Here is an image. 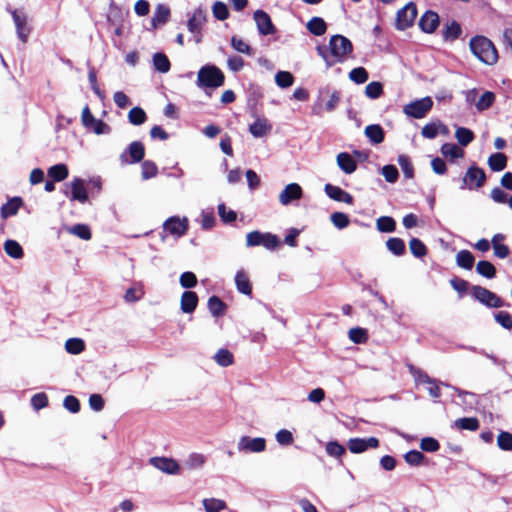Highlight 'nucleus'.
Returning a JSON list of instances; mask_svg holds the SVG:
<instances>
[{
	"mask_svg": "<svg viewBox=\"0 0 512 512\" xmlns=\"http://www.w3.org/2000/svg\"><path fill=\"white\" fill-rule=\"evenodd\" d=\"M469 47L472 54L487 65H494L498 61V52L494 44L485 36L471 38Z\"/></svg>",
	"mask_w": 512,
	"mask_h": 512,
	"instance_id": "f257e3e1",
	"label": "nucleus"
},
{
	"mask_svg": "<svg viewBox=\"0 0 512 512\" xmlns=\"http://www.w3.org/2000/svg\"><path fill=\"white\" fill-rule=\"evenodd\" d=\"M225 76L215 65L207 64L197 74V86L201 89L218 88L224 84Z\"/></svg>",
	"mask_w": 512,
	"mask_h": 512,
	"instance_id": "f03ea898",
	"label": "nucleus"
},
{
	"mask_svg": "<svg viewBox=\"0 0 512 512\" xmlns=\"http://www.w3.org/2000/svg\"><path fill=\"white\" fill-rule=\"evenodd\" d=\"M329 51L335 59V64L343 63L352 54L353 45L347 37L337 34L329 40Z\"/></svg>",
	"mask_w": 512,
	"mask_h": 512,
	"instance_id": "7ed1b4c3",
	"label": "nucleus"
},
{
	"mask_svg": "<svg viewBox=\"0 0 512 512\" xmlns=\"http://www.w3.org/2000/svg\"><path fill=\"white\" fill-rule=\"evenodd\" d=\"M279 239L276 235L269 232L252 231L246 235V246H263L268 250H273L279 246Z\"/></svg>",
	"mask_w": 512,
	"mask_h": 512,
	"instance_id": "20e7f679",
	"label": "nucleus"
},
{
	"mask_svg": "<svg viewBox=\"0 0 512 512\" xmlns=\"http://www.w3.org/2000/svg\"><path fill=\"white\" fill-rule=\"evenodd\" d=\"M81 122L86 129L92 130L96 135L109 134L111 132V127L108 124L93 116L88 105L82 110Z\"/></svg>",
	"mask_w": 512,
	"mask_h": 512,
	"instance_id": "39448f33",
	"label": "nucleus"
},
{
	"mask_svg": "<svg viewBox=\"0 0 512 512\" xmlns=\"http://www.w3.org/2000/svg\"><path fill=\"white\" fill-rule=\"evenodd\" d=\"M145 156V147L140 141L131 142L128 147L120 154L119 160L122 165L136 164L143 160Z\"/></svg>",
	"mask_w": 512,
	"mask_h": 512,
	"instance_id": "423d86ee",
	"label": "nucleus"
},
{
	"mask_svg": "<svg viewBox=\"0 0 512 512\" xmlns=\"http://www.w3.org/2000/svg\"><path fill=\"white\" fill-rule=\"evenodd\" d=\"M432 106L433 101L431 97L427 96L406 104L403 108V112L409 117L421 119L426 116Z\"/></svg>",
	"mask_w": 512,
	"mask_h": 512,
	"instance_id": "0eeeda50",
	"label": "nucleus"
},
{
	"mask_svg": "<svg viewBox=\"0 0 512 512\" xmlns=\"http://www.w3.org/2000/svg\"><path fill=\"white\" fill-rule=\"evenodd\" d=\"M471 294L477 301L487 307L499 308L504 305V302L500 297L484 287L473 286Z\"/></svg>",
	"mask_w": 512,
	"mask_h": 512,
	"instance_id": "6e6552de",
	"label": "nucleus"
},
{
	"mask_svg": "<svg viewBox=\"0 0 512 512\" xmlns=\"http://www.w3.org/2000/svg\"><path fill=\"white\" fill-rule=\"evenodd\" d=\"M486 180V175L483 169L477 166H471L466 171L463 179L461 188H467L469 190L478 189L483 186Z\"/></svg>",
	"mask_w": 512,
	"mask_h": 512,
	"instance_id": "1a4fd4ad",
	"label": "nucleus"
},
{
	"mask_svg": "<svg viewBox=\"0 0 512 512\" xmlns=\"http://www.w3.org/2000/svg\"><path fill=\"white\" fill-rule=\"evenodd\" d=\"M417 16V8L413 2H409L397 12L396 28L405 30L411 27Z\"/></svg>",
	"mask_w": 512,
	"mask_h": 512,
	"instance_id": "9d476101",
	"label": "nucleus"
},
{
	"mask_svg": "<svg viewBox=\"0 0 512 512\" xmlns=\"http://www.w3.org/2000/svg\"><path fill=\"white\" fill-rule=\"evenodd\" d=\"M237 449L243 453H260L266 449V440L262 437L242 436L237 443Z\"/></svg>",
	"mask_w": 512,
	"mask_h": 512,
	"instance_id": "9b49d317",
	"label": "nucleus"
},
{
	"mask_svg": "<svg viewBox=\"0 0 512 512\" xmlns=\"http://www.w3.org/2000/svg\"><path fill=\"white\" fill-rule=\"evenodd\" d=\"M253 18L260 35L267 36L276 32V28L272 23L271 17L264 10H256L253 14Z\"/></svg>",
	"mask_w": 512,
	"mask_h": 512,
	"instance_id": "f8f14e48",
	"label": "nucleus"
},
{
	"mask_svg": "<svg viewBox=\"0 0 512 512\" xmlns=\"http://www.w3.org/2000/svg\"><path fill=\"white\" fill-rule=\"evenodd\" d=\"M163 227L170 234L181 237L188 230V220L185 217L180 219L179 217L173 216L164 222Z\"/></svg>",
	"mask_w": 512,
	"mask_h": 512,
	"instance_id": "ddd939ff",
	"label": "nucleus"
},
{
	"mask_svg": "<svg viewBox=\"0 0 512 512\" xmlns=\"http://www.w3.org/2000/svg\"><path fill=\"white\" fill-rule=\"evenodd\" d=\"M150 463L158 470L170 474L176 475L179 473L180 467L176 460L167 457H153L150 459Z\"/></svg>",
	"mask_w": 512,
	"mask_h": 512,
	"instance_id": "4468645a",
	"label": "nucleus"
},
{
	"mask_svg": "<svg viewBox=\"0 0 512 512\" xmlns=\"http://www.w3.org/2000/svg\"><path fill=\"white\" fill-rule=\"evenodd\" d=\"M379 440L376 437L352 438L348 441V448L352 453L358 454L366 451L368 448H377Z\"/></svg>",
	"mask_w": 512,
	"mask_h": 512,
	"instance_id": "2eb2a0df",
	"label": "nucleus"
},
{
	"mask_svg": "<svg viewBox=\"0 0 512 512\" xmlns=\"http://www.w3.org/2000/svg\"><path fill=\"white\" fill-rule=\"evenodd\" d=\"M303 191L299 184L290 183L282 190L279 195V202L282 205H289L292 201L298 200L302 197Z\"/></svg>",
	"mask_w": 512,
	"mask_h": 512,
	"instance_id": "dca6fc26",
	"label": "nucleus"
},
{
	"mask_svg": "<svg viewBox=\"0 0 512 512\" xmlns=\"http://www.w3.org/2000/svg\"><path fill=\"white\" fill-rule=\"evenodd\" d=\"M439 26V15L432 11H426L419 20V27L425 33H433Z\"/></svg>",
	"mask_w": 512,
	"mask_h": 512,
	"instance_id": "f3484780",
	"label": "nucleus"
},
{
	"mask_svg": "<svg viewBox=\"0 0 512 512\" xmlns=\"http://www.w3.org/2000/svg\"><path fill=\"white\" fill-rule=\"evenodd\" d=\"M70 200L85 203L88 201V193L86 191L84 180L81 178H74L71 183Z\"/></svg>",
	"mask_w": 512,
	"mask_h": 512,
	"instance_id": "a211bd4d",
	"label": "nucleus"
},
{
	"mask_svg": "<svg viewBox=\"0 0 512 512\" xmlns=\"http://www.w3.org/2000/svg\"><path fill=\"white\" fill-rule=\"evenodd\" d=\"M324 191L329 198L335 201L343 202L346 204H352L353 202L352 195L338 186L328 183L325 185Z\"/></svg>",
	"mask_w": 512,
	"mask_h": 512,
	"instance_id": "6ab92c4d",
	"label": "nucleus"
},
{
	"mask_svg": "<svg viewBox=\"0 0 512 512\" xmlns=\"http://www.w3.org/2000/svg\"><path fill=\"white\" fill-rule=\"evenodd\" d=\"M336 162L341 171L345 174H352L357 169V163L347 152H341L336 157Z\"/></svg>",
	"mask_w": 512,
	"mask_h": 512,
	"instance_id": "aec40b11",
	"label": "nucleus"
},
{
	"mask_svg": "<svg viewBox=\"0 0 512 512\" xmlns=\"http://www.w3.org/2000/svg\"><path fill=\"white\" fill-rule=\"evenodd\" d=\"M272 129L271 124L266 118H257L252 124L249 126V132L255 138H261L269 133Z\"/></svg>",
	"mask_w": 512,
	"mask_h": 512,
	"instance_id": "412c9836",
	"label": "nucleus"
},
{
	"mask_svg": "<svg viewBox=\"0 0 512 512\" xmlns=\"http://www.w3.org/2000/svg\"><path fill=\"white\" fill-rule=\"evenodd\" d=\"M198 304V296L195 292L185 291L181 295L180 308L183 313H192Z\"/></svg>",
	"mask_w": 512,
	"mask_h": 512,
	"instance_id": "4be33fe9",
	"label": "nucleus"
},
{
	"mask_svg": "<svg viewBox=\"0 0 512 512\" xmlns=\"http://www.w3.org/2000/svg\"><path fill=\"white\" fill-rule=\"evenodd\" d=\"M205 20V12L201 8L196 9L187 22L189 32H191L192 34H199V31L201 30V27Z\"/></svg>",
	"mask_w": 512,
	"mask_h": 512,
	"instance_id": "5701e85b",
	"label": "nucleus"
},
{
	"mask_svg": "<svg viewBox=\"0 0 512 512\" xmlns=\"http://www.w3.org/2000/svg\"><path fill=\"white\" fill-rule=\"evenodd\" d=\"M505 240L504 234H495L492 237L491 245L494 251V255L500 259H504L509 255V247L502 242Z\"/></svg>",
	"mask_w": 512,
	"mask_h": 512,
	"instance_id": "b1692460",
	"label": "nucleus"
},
{
	"mask_svg": "<svg viewBox=\"0 0 512 512\" xmlns=\"http://www.w3.org/2000/svg\"><path fill=\"white\" fill-rule=\"evenodd\" d=\"M364 134L374 145L380 144L384 140V130L378 124H371L366 126L364 129Z\"/></svg>",
	"mask_w": 512,
	"mask_h": 512,
	"instance_id": "393cba45",
	"label": "nucleus"
},
{
	"mask_svg": "<svg viewBox=\"0 0 512 512\" xmlns=\"http://www.w3.org/2000/svg\"><path fill=\"white\" fill-rule=\"evenodd\" d=\"M170 17V9L168 6L164 4H158L154 15L151 19V24L153 28L158 27L159 25L165 24Z\"/></svg>",
	"mask_w": 512,
	"mask_h": 512,
	"instance_id": "a878e982",
	"label": "nucleus"
},
{
	"mask_svg": "<svg viewBox=\"0 0 512 512\" xmlns=\"http://www.w3.org/2000/svg\"><path fill=\"white\" fill-rule=\"evenodd\" d=\"M235 284L238 292L248 296L252 294V286L249 277L243 270H239L236 273Z\"/></svg>",
	"mask_w": 512,
	"mask_h": 512,
	"instance_id": "bb28decb",
	"label": "nucleus"
},
{
	"mask_svg": "<svg viewBox=\"0 0 512 512\" xmlns=\"http://www.w3.org/2000/svg\"><path fill=\"white\" fill-rule=\"evenodd\" d=\"M12 17L16 26L17 35L22 42L27 41L28 32L26 31V18L20 14L17 10L12 12Z\"/></svg>",
	"mask_w": 512,
	"mask_h": 512,
	"instance_id": "cd10ccee",
	"label": "nucleus"
},
{
	"mask_svg": "<svg viewBox=\"0 0 512 512\" xmlns=\"http://www.w3.org/2000/svg\"><path fill=\"white\" fill-rule=\"evenodd\" d=\"M306 28L311 34L321 36L326 32L327 25L321 17H312L308 21Z\"/></svg>",
	"mask_w": 512,
	"mask_h": 512,
	"instance_id": "c85d7f7f",
	"label": "nucleus"
},
{
	"mask_svg": "<svg viewBox=\"0 0 512 512\" xmlns=\"http://www.w3.org/2000/svg\"><path fill=\"white\" fill-rule=\"evenodd\" d=\"M21 204H22L21 198H19V197L12 198L7 203L2 205L1 217L3 219H6L9 216H13V215L17 214Z\"/></svg>",
	"mask_w": 512,
	"mask_h": 512,
	"instance_id": "c756f323",
	"label": "nucleus"
},
{
	"mask_svg": "<svg viewBox=\"0 0 512 512\" xmlns=\"http://www.w3.org/2000/svg\"><path fill=\"white\" fill-rule=\"evenodd\" d=\"M488 165L492 171H502L506 168L507 157L504 153H494L488 158Z\"/></svg>",
	"mask_w": 512,
	"mask_h": 512,
	"instance_id": "7c9ffc66",
	"label": "nucleus"
},
{
	"mask_svg": "<svg viewBox=\"0 0 512 512\" xmlns=\"http://www.w3.org/2000/svg\"><path fill=\"white\" fill-rule=\"evenodd\" d=\"M462 33L461 26L456 21H451L445 25L443 30V38L446 41H454L460 37Z\"/></svg>",
	"mask_w": 512,
	"mask_h": 512,
	"instance_id": "2f4dec72",
	"label": "nucleus"
},
{
	"mask_svg": "<svg viewBox=\"0 0 512 512\" xmlns=\"http://www.w3.org/2000/svg\"><path fill=\"white\" fill-rule=\"evenodd\" d=\"M386 247L395 256H403L406 252L405 243L401 238H389L386 241Z\"/></svg>",
	"mask_w": 512,
	"mask_h": 512,
	"instance_id": "473e14b6",
	"label": "nucleus"
},
{
	"mask_svg": "<svg viewBox=\"0 0 512 512\" xmlns=\"http://www.w3.org/2000/svg\"><path fill=\"white\" fill-rule=\"evenodd\" d=\"M441 153L450 160L462 158L464 151L454 143H445L441 146Z\"/></svg>",
	"mask_w": 512,
	"mask_h": 512,
	"instance_id": "72a5a7b5",
	"label": "nucleus"
},
{
	"mask_svg": "<svg viewBox=\"0 0 512 512\" xmlns=\"http://www.w3.org/2000/svg\"><path fill=\"white\" fill-rule=\"evenodd\" d=\"M475 258L468 250H461L456 255V263L459 267L470 270L474 265Z\"/></svg>",
	"mask_w": 512,
	"mask_h": 512,
	"instance_id": "f704fd0d",
	"label": "nucleus"
},
{
	"mask_svg": "<svg viewBox=\"0 0 512 512\" xmlns=\"http://www.w3.org/2000/svg\"><path fill=\"white\" fill-rule=\"evenodd\" d=\"M153 65L155 70L160 73H167L171 67L168 57L161 52L155 53L153 55Z\"/></svg>",
	"mask_w": 512,
	"mask_h": 512,
	"instance_id": "c9c22d12",
	"label": "nucleus"
},
{
	"mask_svg": "<svg viewBox=\"0 0 512 512\" xmlns=\"http://www.w3.org/2000/svg\"><path fill=\"white\" fill-rule=\"evenodd\" d=\"M4 250L8 256L14 259H19L23 256V249L15 240H6L4 243Z\"/></svg>",
	"mask_w": 512,
	"mask_h": 512,
	"instance_id": "e433bc0d",
	"label": "nucleus"
},
{
	"mask_svg": "<svg viewBox=\"0 0 512 512\" xmlns=\"http://www.w3.org/2000/svg\"><path fill=\"white\" fill-rule=\"evenodd\" d=\"M48 176L53 181H63L68 176V168L65 164H56L48 169Z\"/></svg>",
	"mask_w": 512,
	"mask_h": 512,
	"instance_id": "4c0bfd02",
	"label": "nucleus"
},
{
	"mask_svg": "<svg viewBox=\"0 0 512 512\" xmlns=\"http://www.w3.org/2000/svg\"><path fill=\"white\" fill-rule=\"evenodd\" d=\"M376 226L380 232L391 233L396 229V222L390 216H381L377 219Z\"/></svg>",
	"mask_w": 512,
	"mask_h": 512,
	"instance_id": "58836bf2",
	"label": "nucleus"
},
{
	"mask_svg": "<svg viewBox=\"0 0 512 512\" xmlns=\"http://www.w3.org/2000/svg\"><path fill=\"white\" fill-rule=\"evenodd\" d=\"M216 363L222 367H228L233 364V354L228 349H219L214 355Z\"/></svg>",
	"mask_w": 512,
	"mask_h": 512,
	"instance_id": "ea45409f",
	"label": "nucleus"
},
{
	"mask_svg": "<svg viewBox=\"0 0 512 512\" xmlns=\"http://www.w3.org/2000/svg\"><path fill=\"white\" fill-rule=\"evenodd\" d=\"M476 271L483 277L491 279L496 275V269L494 265L486 260H481L476 265Z\"/></svg>",
	"mask_w": 512,
	"mask_h": 512,
	"instance_id": "a19ab883",
	"label": "nucleus"
},
{
	"mask_svg": "<svg viewBox=\"0 0 512 512\" xmlns=\"http://www.w3.org/2000/svg\"><path fill=\"white\" fill-rule=\"evenodd\" d=\"M226 305L224 302L217 296H211L208 299V309L213 316H220L224 314Z\"/></svg>",
	"mask_w": 512,
	"mask_h": 512,
	"instance_id": "79ce46f5",
	"label": "nucleus"
},
{
	"mask_svg": "<svg viewBox=\"0 0 512 512\" xmlns=\"http://www.w3.org/2000/svg\"><path fill=\"white\" fill-rule=\"evenodd\" d=\"M141 162V176L144 180L154 178L158 174V167L153 161L142 160Z\"/></svg>",
	"mask_w": 512,
	"mask_h": 512,
	"instance_id": "37998d69",
	"label": "nucleus"
},
{
	"mask_svg": "<svg viewBox=\"0 0 512 512\" xmlns=\"http://www.w3.org/2000/svg\"><path fill=\"white\" fill-rule=\"evenodd\" d=\"M454 426L461 430L475 431L479 427V421L477 418H460L454 422Z\"/></svg>",
	"mask_w": 512,
	"mask_h": 512,
	"instance_id": "c03bdc74",
	"label": "nucleus"
},
{
	"mask_svg": "<svg viewBox=\"0 0 512 512\" xmlns=\"http://www.w3.org/2000/svg\"><path fill=\"white\" fill-rule=\"evenodd\" d=\"M67 231L70 234L75 235L82 240H89V239H91V236H92L90 228L85 224L73 225L71 227H68Z\"/></svg>",
	"mask_w": 512,
	"mask_h": 512,
	"instance_id": "a18cd8bd",
	"label": "nucleus"
},
{
	"mask_svg": "<svg viewBox=\"0 0 512 512\" xmlns=\"http://www.w3.org/2000/svg\"><path fill=\"white\" fill-rule=\"evenodd\" d=\"M455 137L460 145L467 146L474 139L473 132L465 127H457L455 131Z\"/></svg>",
	"mask_w": 512,
	"mask_h": 512,
	"instance_id": "49530a36",
	"label": "nucleus"
},
{
	"mask_svg": "<svg viewBox=\"0 0 512 512\" xmlns=\"http://www.w3.org/2000/svg\"><path fill=\"white\" fill-rule=\"evenodd\" d=\"M439 128H441L443 132L447 131V127L441 123H428L422 128L421 134L424 138L434 139L438 134Z\"/></svg>",
	"mask_w": 512,
	"mask_h": 512,
	"instance_id": "de8ad7c7",
	"label": "nucleus"
},
{
	"mask_svg": "<svg viewBox=\"0 0 512 512\" xmlns=\"http://www.w3.org/2000/svg\"><path fill=\"white\" fill-rule=\"evenodd\" d=\"M147 119L145 111L140 107L132 108L128 113V120L132 125H141Z\"/></svg>",
	"mask_w": 512,
	"mask_h": 512,
	"instance_id": "09e8293b",
	"label": "nucleus"
},
{
	"mask_svg": "<svg viewBox=\"0 0 512 512\" xmlns=\"http://www.w3.org/2000/svg\"><path fill=\"white\" fill-rule=\"evenodd\" d=\"M409 249L411 253L417 258H422L427 254V248L425 244L418 238L410 239Z\"/></svg>",
	"mask_w": 512,
	"mask_h": 512,
	"instance_id": "8fccbe9b",
	"label": "nucleus"
},
{
	"mask_svg": "<svg viewBox=\"0 0 512 512\" xmlns=\"http://www.w3.org/2000/svg\"><path fill=\"white\" fill-rule=\"evenodd\" d=\"M206 462V457L201 453H191L187 459L185 460L184 464L189 469H197L201 468Z\"/></svg>",
	"mask_w": 512,
	"mask_h": 512,
	"instance_id": "3c124183",
	"label": "nucleus"
},
{
	"mask_svg": "<svg viewBox=\"0 0 512 512\" xmlns=\"http://www.w3.org/2000/svg\"><path fill=\"white\" fill-rule=\"evenodd\" d=\"M231 46L239 53H243L249 56L253 55V49L251 48V46L248 43H246L243 39L237 36H232Z\"/></svg>",
	"mask_w": 512,
	"mask_h": 512,
	"instance_id": "603ef678",
	"label": "nucleus"
},
{
	"mask_svg": "<svg viewBox=\"0 0 512 512\" xmlns=\"http://www.w3.org/2000/svg\"><path fill=\"white\" fill-rule=\"evenodd\" d=\"M85 348L84 341L79 338H70L65 343V349L70 354H79Z\"/></svg>",
	"mask_w": 512,
	"mask_h": 512,
	"instance_id": "864d4df0",
	"label": "nucleus"
},
{
	"mask_svg": "<svg viewBox=\"0 0 512 512\" xmlns=\"http://www.w3.org/2000/svg\"><path fill=\"white\" fill-rule=\"evenodd\" d=\"M275 82L280 88H288L292 86L294 77L290 72L278 71L275 75Z\"/></svg>",
	"mask_w": 512,
	"mask_h": 512,
	"instance_id": "5fc2aeb1",
	"label": "nucleus"
},
{
	"mask_svg": "<svg viewBox=\"0 0 512 512\" xmlns=\"http://www.w3.org/2000/svg\"><path fill=\"white\" fill-rule=\"evenodd\" d=\"M213 16L220 21H224L229 17V10L224 2L216 1L212 6Z\"/></svg>",
	"mask_w": 512,
	"mask_h": 512,
	"instance_id": "6e6d98bb",
	"label": "nucleus"
},
{
	"mask_svg": "<svg viewBox=\"0 0 512 512\" xmlns=\"http://www.w3.org/2000/svg\"><path fill=\"white\" fill-rule=\"evenodd\" d=\"M368 72L363 67H357L350 71L349 78L356 84H363L368 80Z\"/></svg>",
	"mask_w": 512,
	"mask_h": 512,
	"instance_id": "4d7b16f0",
	"label": "nucleus"
},
{
	"mask_svg": "<svg viewBox=\"0 0 512 512\" xmlns=\"http://www.w3.org/2000/svg\"><path fill=\"white\" fill-rule=\"evenodd\" d=\"M497 445L503 451H511L512 434L506 431H501L497 436Z\"/></svg>",
	"mask_w": 512,
	"mask_h": 512,
	"instance_id": "13d9d810",
	"label": "nucleus"
},
{
	"mask_svg": "<svg viewBox=\"0 0 512 512\" xmlns=\"http://www.w3.org/2000/svg\"><path fill=\"white\" fill-rule=\"evenodd\" d=\"M203 506L205 512H219L220 510H223L226 507V504L222 500L210 498L203 500Z\"/></svg>",
	"mask_w": 512,
	"mask_h": 512,
	"instance_id": "bf43d9fd",
	"label": "nucleus"
},
{
	"mask_svg": "<svg viewBox=\"0 0 512 512\" xmlns=\"http://www.w3.org/2000/svg\"><path fill=\"white\" fill-rule=\"evenodd\" d=\"M383 93V86L380 82H370L365 88V95L370 99H377Z\"/></svg>",
	"mask_w": 512,
	"mask_h": 512,
	"instance_id": "052dcab7",
	"label": "nucleus"
},
{
	"mask_svg": "<svg viewBox=\"0 0 512 512\" xmlns=\"http://www.w3.org/2000/svg\"><path fill=\"white\" fill-rule=\"evenodd\" d=\"M330 220H331L332 224L338 229H344L350 223L348 215H346L345 213H342V212L332 213L330 216Z\"/></svg>",
	"mask_w": 512,
	"mask_h": 512,
	"instance_id": "680f3d73",
	"label": "nucleus"
},
{
	"mask_svg": "<svg viewBox=\"0 0 512 512\" xmlns=\"http://www.w3.org/2000/svg\"><path fill=\"white\" fill-rule=\"evenodd\" d=\"M349 339L355 344H361L367 341V331L363 328L356 327L349 330Z\"/></svg>",
	"mask_w": 512,
	"mask_h": 512,
	"instance_id": "e2e57ef3",
	"label": "nucleus"
},
{
	"mask_svg": "<svg viewBox=\"0 0 512 512\" xmlns=\"http://www.w3.org/2000/svg\"><path fill=\"white\" fill-rule=\"evenodd\" d=\"M398 164L400 165L405 178L412 179L414 176V168L409 158L405 155H400L398 157Z\"/></svg>",
	"mask_w": 512,
	"mask_h": 512,
	"instance_id": "0e129e2a",
	"label": "nucleus"
},
{
	"mask_svg": "<svg viewBox=\"0 0 512 512\" xmlns=\"http://www.w3.org/2000/svg\"><path fill=\"white\" fill-rule=\"evenodd\" d=\"M381 174L389 183H395L399 177V172L396 166L390 164L382 167Z\"/></svg>",
	"mask_w": 512,
	"mask_h": 512,
	"instance_id": "69168bd1",
	"label": "nucleus"
},
{
	"mask_svg": "<svg viewBox=\"0 0 512 512\" xmlns=\"http://www.w3.org/2000/svg\"><path fill=\"white\" fill-rule=\"evenodd\" d=\"M495 95L492 92L486 91L482 94L480 99L476 103V108L479 111L488 109L494 102Z\"/></svg>",
	"mask_w": 512,
	"mask_h": 512,
	"instance_id": "338daca9",
	"label": "nucleus"
},
{
	"mask_svg": "<svg viewBox=\"0 0 512 512\" xmlns=\"http://www.w3.org/2000/svg\"><path fill=\"white\" fill-rule=\"evenodd\" d=\"M495 321L505 329L512 328V316L506 311H499L494 315Z\"/></svg>",
	"mask_w": 512,
	"mask_h": 512,
	"instance_id": "774afa93",
	"label": "nucleus"
}]
</instances>
